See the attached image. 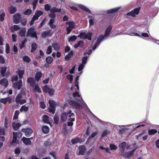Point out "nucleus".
I'll return each instance as SVG.
<instances>
[{
	"label": "nucleus",
	"mask_w": 159,
	"mask_h": 159,
	"mask_svg": "<svg viewBox=\"0 0 159 159\" xmlns=\"http://www.w3.org/2000/svg\"><path fill=\"white\" fill-rule=\"evenodd\" d=\"M126 143L125 142H123L120 144L119 145L120 151L121 154L123 157L125 158L129 157L133 155L134 150L131 151L129 152L124 153V151L128 150L129 146H126Z\"/></svg>",
	"instance_id": "obj_1"
},
{
	"label": "nucleus",
	"mask_w": 159,
	"mask_h": 159,
	"mask_svg": "<svg viewBox=\"0 0 159 159\" xmlns=\"http://www.w3.org/2000/svg\"><path fill=\"white\" fill-rule=\"evenodd\" d=\"M112 26H109L107 29L104 35H101L99 36L97 42L95 44V46L93 48V50H95L97 46L99 45L101 41L104 39L108 37L110 33V32L111 30Z\"/></svg>",
	"instance_id": "obj_2"
},
{
	"label": "nucleus",
	"mask_w": 159,
	"mask_h": 159,
	"mask_svg": "<svg viewBox=\"0 0 159 159\" xmlns=\"http://www.w3.org/2000/svg\"><path fill=\"white\" fill-rule=\"evenodd\" d=\"M25 92L21 90V93H19L16 97V102L17 103H19L20 104H23L26 102V101L25 99H22L23 95H25Z\"/></svg>",
	"instance_id": "obj_3"
},
{
	"label": "nucleus",
	"mask_w": 159,
	"mask_h": 159,
	"mask_svg": "<svg viewBox=\"0 0 159 159\" xmlns=\"http://www.w3.org/2000/svg\"><path fill=\"white\" fill-rule=\"evenodd\" d=\"M67 116L68 117H74L75 114L72 112L71 110L69 111L68 113H63L61 116V120L63 121H65L66 120Z\"/></svg>",
	"instance_id": "obj_4"
},
{
	"label": "nucleus",
	"mask_w": 159,
	"mask_h": 159,
	"mask_svg": "<svg viewBox=\"0 0 159 159\" xmlns=\"http://www.w3.org/2000/svg\"><path fill=\"white\" fill-rule=\"evenodd\" d=\"M50 107L49 108V111L54 114L55 111V107L56 106V102L53 100H50L49 101Z\"/></svg>",
	"instance_id": "obj_5"
},
{
	"label": "nucleus",
	"mask_w": 159,
	"mask_h": 159,
	"mask_svg": "<svg viewBox=\"0 0 159 159\" xmlns=\"http://www.w3.org/2000/svg\"><path fill=\"white\" fill-rule=\"evenodd\" d=\"M43 14V12L41 11H37L34 15V16L33 18L31 20L30 24V25H32L34 21L38 19L39 17Z\"/></svg>",
	"instance_id": "obj_6"
},
{
	"label": "nucleus",
	"mask_w": 159,
	"mask_h": 159,
	"mask_svg": "<svg viewBox=\"0 0 159 159\" xmlns=\"http://www.w3.org/2000/svg\"><path fill=\"white\" fill-rule=\"evenodd\" d=\"M43 91L45 93H48L51 95H53L54 92V90L53 89L50 88L47 85L43 86Z\"/></svg>",
	"instance_id": "obj_7"
},
{
	"label": "nucleus",
	"mask_w": 159,
	"mask_h": 159,
	"mask_svg": "<svg viewBox=\"0 0 159 159\" xmlns=\"http://www.w3.org/2000/svg\"><path fill=\"white\" fill-rule=\"evenodd\" d=\"M140 8H136L130 12L127 13V16H130L132 17H135L138 15L139 12Z\"/></svg>",
	"instance_id": "obj_8"
},
{
	"label": "nucleus",
	"mask_w": 159,
	"mask_h": 159,
	"mask_svg": "<svg viewBox=\"0 0 159 159\" xmlns=\"http://www.w3.org/2000/svg\"><path fill=\"white\" fill-rule=\"evenodd\" d=\"M27 35V36H30L32 37H35L37 39L36 32L35 31L34 29V27H31L29 29Z\"/></svg>",
	"instance_id": "obj_9"
},
{
	"label": "nucleus",
	"mask_w": 159,
	"mask_h": 159,
	"mask_svg": "<svg viewBox=\"0 0 159 159\" xmlns=\"http://www.w3.org/2000/svg\"><path fill=\"white\" fill-rule=\"evenodd\" d=\"M66 24L69 25L68 26L66 27V30L67 31V34H69L73 29L75 28V23L73 22H67Z\"/></svg>",
	"instance_id": "obj_10"
},
{
	"label": "nucleus",
	"mask_w": 159,
	"mask_h": 159,
	"mask_svg": "<svg viewBox=\"0 0 159 159\" xmlns=\"http://www.w3.org/2000/svg\"><path fill=\"white\" fill-rule=\"evenodd\" d=\"M69 103L70 105H71L73 107L75 108L80 109H82L83 107L82 105L75 101H70L69 102Z\"/></svg>",
	"instance_id": "obj_11"
},
{
	"label": "nucleus",
	"mask_w": 159,
	"mask_h": 159,
	"mask_svg": "<svg viewBox=\"0 0 159 159\" xmlns=\"http://www.w3.org/2000/svg\"><path fill=\"white\" fill-rule=\"evenodd\" d=\"M53 34L51 30H48L47 31H44L41 34L43 38H46L52 36Z\"/></svg>",
	"instance_id": "obj_12"
},
{
	"label": "nucleus",
	"mask_w": 159,
	"mask_h": 159,
	"mask_svg": "<svg viewBox=\"0 0 159 159\" xmlns=\"http://www.w3.org/2000/svg\"><path fill=\"white\" fill-rule=\"evenodd\" d=\"M22 131L25 132V135L27 137L30 136L33 132V130L31 129H23Z\"/></svg>",
	"instance_id": "obj_13"
},
{
	"label": "nucleus",
	"mask_w": 159,
	"mask_h": 159,
	"mask_svg": "<svg viewBox=\"0 0 159 159\" xmlns=\"http://www.w3.org/2000/svg\"><path fill=\"white\" fill-rule=\"evenodd\" d=\"M22 81L20 80L18 82L15 83L13 84V87L14 88L20 89L22 86Z\"/></svg>",
	"instance_id": "obj_14"
},
{
	"label": "nucleus",
	"mask_w": 159,
	"mask_h": 159,
	"mask_svg": "<svg viewBox=\"0 0 159 159\" xmlns=\"http://www.w3.org/2000/svg\"><path fill=\"white\" fill-rule=\"evenodd\" d=\"M21 18V15L18 13H16L14 16L13 20L15 23H18L20 22V20Z\"/></svg>",
	"instance_id": "obj_15"
},
{
	"label": "nucleus",
	"mask_w": 159,
	"mask_h": 159,
	"mask_svg": "<svg viewBox=\"0 0 159 159\" xmlns=\"http://www.w3.org/2000/svg\"><path fill=\"white\" fill-rule=\"evenodd\" d=\"M32 138L30 139L23 137L22 139V140L24 143L27 145H30L31 144V141L30 140V139H32Z\"/></svg>",
	"instance_id": "obj_16"
},
{
	"label": "nucleus",
	"mask_w": 159,
	"mask_h": 159,
	"mask_svg": "<svg viewBox=\"0 0 159 159\" xmlns=\"http://www.w3.org/2000/svg\"><path fill=\"white\" fill-rule=\"evenodd\" d=\"M55 22V19H51L50 20L48 25L51 29H54L56 27V25L54 24Z\"/></svg>",
	"instance_id": "obj_17"
},
{
	"label": "nucleus",
	"mask_w": 159,
	"mask_h": 159,
	"mask_svg": "<svg viewBox=\"0 0 159 159\" xmlns=\"http://www.w3.org/2000/svg\"><path fill=\"white\" fill-rule=\"evenodd\" d=\"M0 84L6 88L8 85V81L5 79H2L0 81Z\"/></svg>",
	"instance_id": "obj_18"
},
{
	"label": "nucleus",
	"mask_w": 159,
	"mask_h": 159,
	"mask_svg": "<svg viewBox=\"0 0 159 159\" xmlns=\"http://www.w3.org/2000/svg\"><path fill=\"white\" fill-rule=\"evenodd\" d=\"M79 153L77 155H84L85 153V148L84 146L81 145L79 147Z\"/></svg>",
	"instance_id": "obj_19"
},
{
	"label": "nucleus",
	"mask_w": 159,
	"mask_h": 159,
	"mask_svg": "<svg viewBox=\"0 0 159 159\" xmlns=\"http://www.w3.org/2000/svg\"><path fill=\"white\" fill-rule=\"evenodd\" d=\"M130 35H134V36H139L140 37H149V35L148 34L146 33H143L141 35H140L137 33H136L135 32H134L133 33H130Z\"/></svg>",
	"instance_id": "obj_20"
},
{
	"label": "nucleus",
	"mask_w": 159,
	"mask_h": 159,
	"mask_svg": "<svg viewBox=\"0 0 159 159\" xmlns=\"http://www.w3.org/2000/svg\"><path fill=\"white\" fill-rule=\"evenodd\" d=\"M21 124L20 123H16L13 122L12 124V126L13 129L16 130H18Z\"/></svg>",
	"instance_id": "obj_21"
},
{
	"label": "nucleus",
	"mask_w": 159,
	"mask_h": 159,
	"mask_svg": "<svg viewBox=\"0 0 159 159\" xmlns=\"http://www.w3.org/2000/svg\"><path fill=\"white\" fill-rule=\"evenodd\" d=\"M11 98H2L0 100V102L4 104H6L7 102H11Z\"/></svg>",
	"instance_id": "obj_22"
},
{
	"label": "nucleus",
	"mask_w": 159,
	"mask_h": 159,
	"mask_svg": "<svg viewBox=\"0 0 159 159\" xmlns=\"http://www.w3.org/2000/svg\"><path fill=\"white\" fill-rule=\"evenodd\" d=\"M43 120L45 123L48 124L50 122V119L47 115H44L43 116Z\"/></svg>",
	"instance_id": "obj_23"
},
{
	"label": "nucleus",
	"mask_w": 159,
	"mask_h": 159,
	"mask_svg": "<svg viewBox=\"0 0 159 159\" xmlns=\"http://www.w3.org/2000/svg\"><path fill=\"white\" fill-rule=\"evenodd\" d=\"M73 95L74 97L76 98V100L77 101H80V100L82 99V98L80 96L79 93L77 92L73 93Z\"/></svg>",
	"instance_id": "obj_24"
},
{
	"label": "nucleus",
	"mask_w": 159,
	"mask_h": 159,
	"mask_svg": "<svg viewBox=\"0 0 159 159\" xmlns=\"http://www.w3.org/2000/svg\"><path fill=\"white\" fill-rule=\"evenodd\" d=\"M42 75V73L41 72H37L35 76V80L37 81H38L41 78Z\"/></svg>",
	"instance_id": "obj_25"
},
{
	"label": "nucleus",
	"mask_w": 159,
	"mask_h": 159,
	"mask_svg": "<svg viewBox=\"0 0 159 159\" xmlns=\"http://www.w3.org/2000/svg\"><path fill=\"white\" fill-rule=\"evenodd\" d=\"M10 120L7 117L5 118L4 125L6 128H8L9 126V123Z\"/></svg>",
	"instance_id": "obj_26"
},
{
	"label": "nucleus",
	"mask_w": 159,
	"mask_h": 159,
	"mask_svg": "<svg viewBox=\"0 0 159 159\" xmlns=\"http://www.w3.org/2000/svg\"><path fill=\"white\" fill-rule=\"evenodd\" d=\"M27 81L31 86H33L35 84L34 80L33 78H29L27 79Z\"/></svg>",
	"instance_id": "obj_27"
},
{
	"label": "nucleus",
	"mask_w": 159,
	"mask_h": 159,
	"mask_svg": "<svg viewBox=\"0 0 159 159\" xmlns=\"http://www.w3.org/2000/svg\"><path fill=\"white\" fill-rule=\"evenodd\" d=\"M81 141V139L78 138H76L71 140V142L73 144H75L77 143L80 142Z\"/></svg>",
	"instance_id": "obj_28"
},
{
	"label": "nucleus",
	"mask_w": 159,
	"mask_h": 159,
	"mask_svg": "<svg viewBox=\"0 0 159 159\" xmlns=\"http://www.w3.org/2000/svg\"><path fill=\"white\" fill-rule=\"evenodd\" d=\"M20 27L19 26L16 25L11 27V30L12 32H14L15 31H17L20 30Z\"/></svg>",
	"instance_id": "obj_29"
},
{
	"label": "nucleus",
	"mask_w": 159,
	"mask_h": 159,
	"mask_svg": "<svg viewBox=\"0 0 159 159\" xmlns=\"http://www.w3.org/2000/svg\"><path fill=\"white\" fill-rule=\"evenodd\" d=\"M42 130L44 133L46 134L49 131V128L48 126L44 125L42 127Z\"/></svg>",
	"instance_id": "obj_30"
},
{
	"label": "nucleus",
	"mask_w": 159,
	"mask_h": 159,
	"mask_svg": "<svg viewBox=\"0 0 159 159\" xmlns=\"http://www.w3.org/2000/svg\"><path fill=\"white\" fill-rule=\"evenodd\" d=\"M72 118H69V121L67 123V124L69 126H72L73 125V122L75 121V118L74 117Z\"/></svg>",
	"instance_id": "obj_31"
},
{
	"label": "nucleus",
	"mask_w": 159,
	"mask_h": 159,
	"mask_svg": "<svg viewBox=\"0 0 159 159\" xmlns=\"http://www.w3.org/2000/svg\"><path fill=\"white\" fill-rule=\"evenodd\" d=\"M16 73L18 75L19 78H21L24 73V71L23 70H17L16 71Z\"/></svg>",
	"instance_id": "obj_32"
},
{
	"label": "nucleus",
	"mask_w": 159,
	"mask_h": 159,
	"mask_svg": "<svg viewBox=\"0 0 159 159\" xmlns=\"http://www.w3.org/2000/svg\"><path fill=\"white\" fill-rule=\"evenodd\" d=\"M13 136L14 138H19L21 137L22 135L20 132H14L13 133Z\"/></svg>",
	"instance_id": "obj_33"
},
{
	"label": "nucleus",
	"mask_w": 159,
	"mask_h": 159,
	"mask_svg": "<svg viewBox=\"0 0 159 159\" xmlns=\"http://www.w3.org/2000/svg\"><path fill=\"white\" fill-rule=\"evenodd\" d=\"M29 109V107H26L25 105L22 106L20 109V111L21 112L23 111H27Z\"/></svg>",
	"instance_id": "obj_34"
},
{
	"label": "nucleus",
	"mask_w": 159,
	"mask_h": 159,
	"mask_svg": "<svg viewBox=\"0 0 159 159\" xmlns=\"http://www.w3.org/2000/svg\"><path fill=\"white\" fill-rule=\"evenodd\" d=\"M52 47L57 51H58L60 48L59 45L57 43H53L52 44Z\"/></svg>",
	"instance_id": "obj_35"
},
{
	"label": "nucleus",
	"mask_w": 159,
	"mask_h": 159,
	"mask_svg": "<svg viewBox=\"0 0 159 159\" xmlns=\"http://www.w3.org/2000/svg\"><path fill=\"white\" fill-rule=\"evenodd\" d=\"M78 7L82 9L85 11H86L90 13V10L88 8L84 7V6H83L81 5H79Z\"/></svg>",
	"instance_id": "obj_36"
},
{
	"label": "nucleus",
	"mask_w": 159,
	"mask_h": 159,
	"mask_svg": "<svg viewBox=\"0 0 159 159\" xmlns=\"http://www.w3.org/2000/svg\"><path fill=\"white\" fill-rule=\"evenodd\" d=\"M61 11V9L57 8L55 7H53L51 8L50 12H60Z\"/></svg>",
	"instance_id": "obj_37"
},
{
	"label": "nucleus",
	"mask_w": 159,
	"mask_h": 159,
	"mask_svg": "<svg viewBox=\"0 0 159 159\" xmlns=\"http://www.w3.org/2000/svg\"><path fill=\"white\" fill-rule=\"evenodd\" d=\"M16 11V8L15 7L11 6L9 9V11L11 14L14 13Z\"/></svg>",
	"instance_id": "obj_38"
},
{
	"label": "nucleus",
	"mask_w": 159,
	"mask_h": 159,
	"mask_svg": "<svg viewBox=\"0 0 159 159\" xmlns=\"http://www.w3.org/2000/svg\"><path fill=\"white\" fill-rule=\"evenodd\" d=\"M77 38L76 36L73 35L71 37H69L68 38V41L69 42H70L75 41Z\"/></svg>",
	"instance_id": "obj_39"
},
{
	"label": "nucleus",
	"mask_w": 159,
	"mask_h": 159,
	"mask_svg": "<svg viewBox=\"0 0 159 159\" xmlns=\"http://www.w3.org/2000/svg\"><path fill=\"white\" fill-rule=\"evenodd\" d=\"M37 48V44L35 43H33L31 46V52H33Z\"/></svg>",
	"instance_id": "obj_40"
},
{
	"label": "nucleus",
	"mask_w": 159,
	"mask_h": 159,
	"mask_svg": "<svg viewBox=\"0 0 159 159\" xmlns=\"http://www.w3.org/2000/svg\"><path fill=\"white\" fill-rule=\"evenodd\" d=\"M120 9V7H116L114 9L109 10L107 11V12L108 13H111L112 12H115L118 11Z\"/></svg>",
	"instance_id": "obj_41"
},
{
	"label": "nucleus",
	"mask_w": 159,
	"mask_h": 159,
	"mask_svg": "<svg viewBox=\"0 0 159 159\" xmlns=\"http://www.w3.org/2000/svg\"><path fill=\"white\" fill-rule=\"evenodd\" d=\"M88 18L89 19V23L90 25H93L94 24V18L91 16H88Z\"/></svg>",
	"instance_id": "obj_42"
},
{
	"label": "nucleus",
	"mask_w": 159,
	"mask_h": 159,
	"mask_svg": "<svg viewBox=\"0 0 159 159\" xmlns=\"http://www.w3.org/2000/svg\"><path fill=\"white\" fill-rule=\"evenodd\" d=\"M53 58L51 57H48L46 58V61L48 64H50L53 61Z\"/></svg>",
	"instance_id": "obj_43"
},
{
	"label": "nucleus",
	"mask_w": 159,
	"mask_h": 159,
	"mask_svg": "<svg viewBox=\"0 0 159 159\" xmlns=\"http://www.w3.org/2000/svg\"><path fill=\"white\" fill-rule=\"evenodd\" d=\"M78 37H80L81 39H86V34L85 33H81L78 36Z\"/></svg>",
	"instance_id": "obj_44"
},
{
	"label": "nucleus",
	"mask_w": 159,
	"mask_h": 159,
	"mask_svg": "<svg viewBox=\"0 0 159 159\" xmlns=\"http://www.w3.org/2000/svg\"><path fill=\"white\" fill-rule=\"evenodd\" d=\"M6 69L7 68L6 67H2L1 68V73L3 76H4L5 75Z\"/></svg>",
	"instance_id": "obj_45"
},
{
	"label": "nucleus",
	"mask_w": 159,
	"mask_h": 159,
	"mask_svg": "<svg viewBox=\"0 0 159 159\" xmlns=\"http://www.w3.org/2000/svg\"><path fill=\"white\" fill-rule=\"evenodd\" d=\"M19 34L21 36H24L25 34V29H21L20 31L19 32Z\"/></svg>",
	"instance_id": "obj_46"
},
{
	"label": "nucleus",
	"mask_w": 159,
	"mask_h": 159,
	"mask_svg": "<svg viewBox=\"0 0 159 159\" xmlns=\"http://www.w3.org/2000/svg\"><path fill=\"white\" fill-rule=\"evenodd\" d=\"M52 6L48 4H46L44 5V9L46 11H49L51 9Z\"/></svg>",
	"instance_id": "obj_47"
},
{
	"label": "nucleus",
	"mask_w": 159,
	"mask_h": 159,
	"mask_svg": "<svg viewBox=\"0 0 159 159\" xmlns=\"http://www.w3.org/2000/svg\"><path fill=\"white\" fill-rule=\"evenodd\" d=\"M67 79L69 80L70 82V83H71L73 80V75H68L66 76Z\"/></svg>",
	"instance_id": "obj_48"
},
{
	"label": "nucleus",
	"mask_w": 159,
	"mask_h": 159,
	"mask_svg": "<svg viewBox=\"0 0 159 159\" xmlns=\"http://www.w3.org/2000/svg\"><path fill=\"white\" fill-rule=\"evenodd\" d=\"M5 129L2 127H0V135H5Z\"/></svg>",
	"instance_id": "obj_49"
},
{
	"label": "nucleus",
	"mask_w": 159,
	"mask_h": 159,
	"mask_svg": "<svg viewBox=\"0 0 159 159\" xmlns=\"http://www.w3.org/2000/svg\"><path fill=\"white\" fill-rule=\"evenodd\" d=\"M23 60L27 62H29L31 61L30 58L27 56H25L23 57Z\"/></svg>",
	"instance_id": "obj_50"
},
{
	"label": "nucleus",
	"mask_w": 159,
	"mask_h": 159,
	"mask_svg": "<svg viewBox=\"0 0 159 159\" xmlns=\"http://www.w3.org/2000/svg\"><path fill=\"white\" fill-rule=\"evenodd\" d=\"M79 79V76H77L76 77V81L75 82V87L77 88L78 90H79V87L78 86L79 82L78 80Z\"/></svg>",
	"instance_id": "obj_51"
},
{
	"label": "nucleus",
	"mask_w": 159,
	"mask_h": 159,
	"mask_svg": "<svg viewBox=\"0 0 159 159\" xmlns=\"http://www.w3.org/2000/svg\"><path fill=\"white\" fill-rule=\"evenodd\" d=\"M52 52V47L51 46H49L47 48L46 53L47 54H50Z\"/></svg>",
	"instance_id": "obj_52"
},
{
	"label": "nucleus",
	"mask_w": 159,
	"mask_h": 159,
	"mask_svg": "<svg viewBox=\"0 0 159 159\" xmlns=\"http://www.w3.org/2000/svg\"><path fill=\"white\" fill-rule=\"evenodd\" d=\"M157 132V131L154 129H152L148 131V134L149 135L154 134Z\"/></svg>",
	"instance_id": "obj_53"
},
{
	"label": "nucleus",
	"mask_w": 159,
	"mask_h": 159,
	"mask_svg": "<svg viewBox=\"0 0 159 159\" xmlns=\"http://www.w3.org/2000/svg\"><path fill=\"white\" fill-rule=\"evenodd\" d=\"M20 114V112L19 111H16L15 113V115L14 116L13 119H17L18 118V116Z\"/></svg>",
	"instance_id": "obj_54"
},
{
	"label": "nucleus",
	"mask_w": 159,
	"mask_h": 159,
	"mask_svg": "<svg viewBox=\"0 0 159 159\" xmlns=\"http://www.w3.org/2000/svg\"><path fill=\"white\" fill-rule=\"evenodd\" d=\"M97 134V133L96 132H94L92 133L91 134L90 137L88 140H87V142H89L90 140L92 139V138L94 137L95 135Z\"/></svg>",
	"instance_id": "obj_55"
},
{
	"label": "nucleus",
	"mask_w": 159,
	"mask_h": 159,
	"mask_svg": "<svg viewBox=\"0 0 159 159\" xmlns=\"http://www.w3.org/2000/svg\"><path fill=\"white\" fill-rule=\"evenodd\" d=\"M92 34L91 33H88L86 34V39H87L89 40H91V37Z\"/></svg>",
	"instance_id": "obj_56"
},
{
	"label": "nucleus",
	"mask_w": 159,
	"mask_h": 159,
	"mask_svg": "<svg viewBox=\"0 0 159 159\" xmlns=\"http://www.w3.org/2000/svg\"><path fill=\"white\" fill-rule=\"evenodd\" d=\"M34 89L35 91H37L39 93H41V91L38 85H35Z\"/></svg>",
	"instance_id": "obj_57"
},
{
	"label": "nucleus",
	"mask_w": 159,
	"mask_h": 159,
	"mask_svg": "<svg viewBox=\"0 0 159 159\" xmlns=\"http://www.w3.org/2000/svg\"><path fill=\"white\" fill-rule=\"evenodd\" d=\"M31 10L28 9L24 12V14L25 15H29L31 14Z\"/></svg>",
	"instance_id": "obj_58"
},
{
	"label": "nucleus",
	"mask_w": 159,
	"mask_h": 159,
	"mask_svg": "<svg viewBox=\"0 0 159 159\" xmlns=\"http://www.w3.org/2000/svg\"><path fill=\"white\" fill-rule=\"evenodd\" d=\"M110 147L111 149L112 150H116L117 149V147L114 145L112 144H110Z\"/></svg>",
	"instance_id": "obj_59"
},
{
	"label": "nucleus",
	"mask_w": 159,
	"mask_h": 159,
	"mask_svg": "<svg viewBox=\"0 0 159 159\" xmlns=\"http://www.w3.org/2000/svg\"><path fill=\"white\" fill-rule=\"evenodd\" d=\"M110 133V132L108 130H106L105 131H104L102 135V137H103L105 136L107 134H109Z\"/></svg>",
	"instance_id": "obj_60"
},
{
	"label": "nucleus",
	"mask_w": 159,
	"mask_h": 159,
	"mask_svg": "<svg viewBox=\"0 0 159 159\" xmlns=\"http://www.w3.org/2000/svg\"><path fill=\"white\" fill-rule=\"evenodd\" d=\"M40 106L41 108L44 109L45 107V105L43 101L40 102Z\"/></svg>",
	"instance_id": "obj_61"
},
{
	"label": "nucleus",
	"mask_w": 159,
	"mask_h": 159,
	"mask_svg": "<svg viewBox=\"0 0 159 159\" xmlns=\"http://www.w3.org/2000/svg\"><path fill=\"white\" fill-rule=\"evenodd\" d=\"M6 51L7 53H8L9 52V44L7 43L6 44Z\"/></svg>",
	"instance_id": "obj_62"
},
{
	"label": "nucleus",
	"mask_w": 159,
	"mask_h": 159,
	"mask_svg": "<svg viewBox=\"0 0 159 159\" xmlns=\"http://www.w3.org/2000/svg\"><path fill=\"white\" fill-rule=\"evenodd\" d=\"M49 16L50 18H51L52 19H55V18L56 17V15L53 12L51 13L49 15Z\"/></svg>",
	"instance_id": "obj_63"
},
{
	"label": "nucleus",
	"mask_w": 159,
	"mask_h": 159,
	"mask_svg": "<svg viewBox=\"0 0 159 159\" xmlns=\"http://www.w3.org/2000/svg\"><path fill=\"white\" fill-rule=\"evenodd\" d=\"M84 65L81 64H80L78 67V70L79 71H81L84 68Z\"/></svg>",
	"instance_id": "obj_64"
}]
</instances>
